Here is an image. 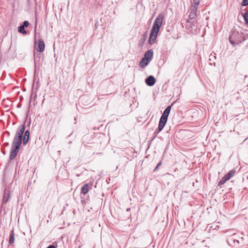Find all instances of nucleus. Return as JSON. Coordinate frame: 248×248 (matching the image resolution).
<instances>
[{
    "instance_id": "obj_1",
    "label": "nucleus",
    "mask_w": 248,
    "mask_h": 248,
    "mask_svg": "<svg viewBox=\"0 0 248 248\" xmlns=\"http://www.w3.org/2000/svg\"><path fill=\"white\" fill-rule=\"evenodd\" d=\"M23 140L18 138H14L12 143L11 149L10 153V159L13 160L16 158L19 151Z\"/></svg>"
},
{
    "instance_id": "obj_2",
    "label": "nucleus",
    "mask_w": 248,
    "mask_h": 248,
    "mask_svg": "<svg viewBox=\"0 0 248 248\" xmlns=\"http://www.w3.org/2000/svg\"><path fill=\"white\" fill-rule=\"evenodd\" d=\"M153 57V51L150 49L146 51L144 54V56L140 60L139 65L141 68H144L146 66L149 62L152 60Z\"/></svg>"
},
{
    "instance_id": "obj_3",
    "label": "nucleus",
    "mask_w": 248,
    "mask_h": 248,
    "mask_svg": "<svg viewBox=\"0 0 248 248\" xmlns=\"http://www.w3.org/2000/svg\"><path fill=\"white\" fill-rule=\"evenodd\" d=\"M163 20V16L159 15L154 21L151 31H153L156 33H158L160 27L162 25Z\"/></svg>"
},
{
    "instance_id": "obj_4",
    "label": "nucleus",
    "mask_w": 248,
    "mask_h": 248,
    "mask_svg": "<svg viewBox=\"0 0 248 248\" xmlns=\"http://www.w3.org/2000/svg\"><path fill=\"white\" fill-rule=\"evenodd\" d=\"M240 34L237 31H232L230 35L229 40L233 46L241 41L239 37Z\"/></svg>"
},
{
    "instance_id": "obj_5",
    "label": "nucleus",
    "mask_w": 248,
    "mask_h": 248,
    "mask_svg": "<svg viewBox=\"0 0 248 248\" xmlns=\"http://www.w3.org/2000/svg\"><path fill=\"white\" fill-rule=\"evenodd\" d=\"M25 129V124L20 125L17 129L16 135L14 138L23 139V135Z\"/></svg>"
},
{
    "instance_id": "obj_6",
    "label": "nucleus",
    "mask_w": 248,
    "mask_h": 248,
    "mask_svg": "<svg viewBox=\"0 0 248 248\" xmlns=\"http://www.w3.org/2000/svg\"><path fill=\"white\" fill-rule=\"evenodd\" d=\"M167 119H162V118L160 117L158 128L155 131V134H156V135L163 129L167 123Z\"/></svg>"
},
{
    "instance_id": "obj_7",
    "label": "nucleus",
    "mask_w": 248,
    "mask_h": 248,
    "mask_svg": "<svg viewBox=\"0 0 248 248\" xmlns=\"http://www.w3.org/2000/svg\"><path fill=\"white\" fill-rule=\"evenodd\" d=\"M197 8L195 6H190L189 9V19H195L197 15Z\"/></svg>"
},
{
    "instance_id": "obj_8",
    "label": "nucleus",
    "mask_w": 248,
    "mask_h": 248,
    "mask_svg": "<svg viewBox=\"0 0 248 248\" xmlns=\"http://www.w3.org/2000/svg\"><path fill=\"white\" fill-rule=\"evenodd\" d=\"M155 78L153 76H149L146 79L145 83L149 86H153L155 83Z\"/></svg>"
},
{
    "instance_id": "obj_9",
    "label": "nucleus",
    "mask_w": 248,
    "mask_h": 248,
    "mask_svg": "<svg viewBox=\"0 0 248 248\" xmlns=\"http://www.w3.org/2000/svg\"><path fill=\"white\" fill-rule=\"evenodd\" d=\"M92 187V184H84L81 188V193L84 195L86 194L90 189H91Z\"/></svg>"
},
{
    "instance_id": "obj_10",
    "label": "nucleus",
    "mask_w": 248,
    "mask_h": 248,
    "mask_svg": "<svg viewBox=\"0 0 248 248\" xmlns=\"http://www.w3.org/2000/svg\"><path fill=\"white\" fill-rule=\"evenodd\" d=\"M157 34H158V33L156 32V33H155L153 31H151L150 37H149V40H148L149 43L150 45H152L155 43V42L157 38Z\"/></svg>"
},
{
    "instance_id": "obj_11",
    "label": "nucleus",
    "mask_w": 248,
    "mask_h": 248,
    "mask_svg": "<svg viewBox=\"0 0 248 248\" xmlns=\"http://www.w3.org/2000/svg\"><path fill=\"white\" fill-rule=\"evenodd\" d=\"M10 196V191L5 189L3 193L2 203H6L8 202Z\"/></svg>"
},
{
    "instance_id": "obj_12",
    "label": "nucleus",
    "mask_w": 248,
    "mask_h": 248,
    "mask_svg": "<svg viewBox=\"0 0 248 248\" xmlns=\"http://www.w3.org/2000/svg\"><path fill=\"white\" fill-rule=\"evenodd\" d=\"M30 139V131L29 130L25 131L24 133V135L23 136V144L24 145H26L29 140Z\"/></svg>"
},
{
    "instance_id": "obj_13",
    "label": "nucleus",
    "mask_w": 248,
    "mask_h": 248,
    "mask_svg": "<svg viewBox=\"0 0 248 248\" xmlns=\"http://www.w3.org/2000/svg\"><path fill=\"white\" fill-rule=\"evenodd\" d=\"M171 109V106L167 107L164 110L163 114H162L161 118L162 119H168V116Z\"/></svg>"
},
{
    "instance_id": "obj_14",
    "label": "nucleus",
    "mask_w": 248,
    "mask_h": 248,
    "mask_svg": "<svg viewBox=\"0 0 248 248\" xmlns=\"http://www.w3.org/2000/svg\"><path fill=\"white\" fill-rule=\"evenodd\" d=\"M45 43H44V41L43 40V39H39V40L38 41V48H37L38 51H39L40 52L44 51V50L45 49Z\"/></svg>"
},
{
    "instance_id": "obj_15",
    "label": "nucleus",
    "mask_w": 248,
    "mask_h": 248,
    "mask_svg": "<svg viewBox=\"0 0 248 248\" xmlns=\"http://www.w3.org/2000/svg\"><path fill=\"white\" fill-rule=\"evenodd\" d=\"M15 241V233H14V230L13 229L12 231L11 232V233L10 234L9 236V243L10 245H12Z\"/></svg>"
},
{
    "instance_id": "obj_16",
    "label": "nucleus",
    "mask_w": 248,
    "mask_h": 248,
    "mask_svg": "<svg viewBox=\"0 0 248 248\" xmlns=\"http://www.w3.org/2000/svg\"><path fill=\"white\" fill-rule=\"evenodd\" d=\"M236 170L235 169H233L230 170L229 172L226 174L224 176L228 179H230L235 174Z\"/></svg>"
},
{
    "instance_id": "obj_17",
    "label": "nucleus",
    "mask_w": 248,
    "mask_h": 248,
    "mask_svg": "<svg viewBox=\"0 0 248 248\" xmlns=\"http://www.w3.org/2000/svg\"><path fill=\"white\" fill-rule=\"evenodd\" d=\"M190 19H186V29L188 30H191L192 29V23L190 21Z\"/></svg>"
},
{
    "instance_id": "obj_18",
    "label": "nucleus",
    "mask_w": 248,
    "mask_h": 248,
    "mask_svg": "<svg viewBox=\"0 0 248 248\" xmlns=\"http://www.w3.org/2000/svg\"><path fill=\"white\" fill-rule=\"evenodd\" d=\"M200 2V0H192L191 1V6L198 7Z\"/></svg>"
},
{
    "instance_id": "obj_19",
    "label": "nucleus",
    "mask_w": 248,
    "mask_h": 248,
    "mask_svg": "<svg viewBox=\"0 0 248 248\" xmlns=\"http://www.w3.org/2000/svg\"><path fill=\"white\" fill-rule=\"evenodd\" d=\"M18 31H19V32L22 33L23 34H26L27 33V32L25 30V27H24L22 25L20 26L18 28Z\"/></svg>"
},
{
    "instance_id": "obj_20",
    "label": "nucleus",
    "mask_w": 248,
    "mask_h": 248,
    "mask_svg": "<svg viewBox=\"0 0 248 248\" xmlns=\"http://www.w3.org/2000/svg\"><path fill=\"white\" fill-rule=\"evenodd\" d=\"M229 180L225 176L221 178L218 183V185L221 186L224 184L227 181Z\"/></svg>"
},
{
    "instance_id": "obj_21",
    "label": "nucleus",
    "mask_w": 248,
    "mask_h": 248,
    "mask_svg": "<svg viewBox=\"0 0 248 248\" xmlns=\"http://www.w3.org/2000/svg\"><path fill=\"white\" fill-rule=\"evenodd\" d=\"M243 17L246 23L248 25V11L244 13Z\"/></svg>"
},
{
    "instance_id": "obj_22",
    "label": "nucleus",
    "mask_w": 248,
    "mask_h": 248,
    "mask_svg": "<svg viewBox=\"0 0 248 248\" xmlns=\"http://www.w3.org/2000/svg\"><path fill=\"white\" fill-rule=\"evenodd\" d=\"M241 5L243 6L248 5V0H243L241 3Z\"/></svg>"
},
{
    "instance_id": "obj_23",
    "label": "nucleus",
    "mask_w": 248,
    "mask_h": 248,
    "mask_svg": "<svg viewBox=\"0 0 248 248\" xmlns=\"http://www.w3.org/2000/svg\"><path fill=\"white\" fill-rule=\"evenodd\" d=\"M29 22L27 20H25L23 22V24L22 26H23L24 27H27L29 26Z\"/></svg>"
},
{
    "instance_id": "obj_24",
    "label": "nucleus",
    "mask_w": 248,
    "mask_h": 248,
    "mask_svg": "<svg viewBox=\"0 0 248 248\" xmlns=\"http://www.w3.org/2000/svg\"><path fill=\"white\" fill-rule=\"evenodd\" d=\"M161 162L160 161V162H159L157 164V165H156V166L155 167V169L154 170H157L158 169V168L159 166H160V165H161Z\"/></svg>"
},
{
    "instance_id": "obj_25",
    "label": "nucleus",
    "mask_w": 248,
    "mask_h": 248,
    "mask_svg": "<svg viewBox=\"0 0 248 248\" xmlns=\"http://www.w3.org/2000/svg\"><path fill=\"white\" fill-rule=\"evenodd\" d=\"M28 5L30 7L31 6V0H27Z\"/></svg>"
},
{
    "instance_id": "obj_26",
    "label": "nucleus",
    "mask_w": 248,
    "mask_h": 248,
    "mask_svg": "<svg viewBox=\"0 0 248 248\" xmlns=\"http://www.w3.org/2000/svg\"><path fill=\"white\" fill-rule=\"evenodd\" d=\"M46 248H56V247L54 245H50Z\"/></svg>"
},
{
    "instance_id": "obj_27",
    "label": "nucleus",
    "mask_w": 248,
    "mask_h": 248,
    "mask_svg": "<svg viewBox=\"0 0 248 248\" xmlns=\"http://www.w3.org/2000/svg\"><path fill=\"white\" fill-rule=\"evenodd\" d=\"M130 210V208H127V209H126V211L127 212H128V211H129Z\"/></svg>"
},
{
    "instance_id": "obj_28",
    "label": "nucleus",
    "mask_w": 248,
    "mask_h": 248,
    "mask_svg": "<svg viewBox=\"0 0 248 248\" xmlns=\"http://www.w3.org/2000/svg\"><path fill=\"white\" fill-rule=\"evenodd\" d=\"M142 40H143V42H144L145 41V38H143Z\"/></svg>"
},
{
    "instance_id": "obj_29",
    "label": "nucleus",
    "mask_w": 248,
    "mask_h": 248,
    "mask_svg": "<svg viewBox=\"0 0 248 248\" xmlns=\"http://www.w3.org/2000/svg\"><path fill=\"white\" fill-rule=\"evenodd\" d=\"M5 144L6 146H8L9 145V143H6Z\"/></svg>"
}]
</instances>
